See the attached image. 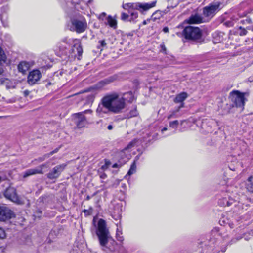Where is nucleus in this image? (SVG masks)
Returning <instances> with one entry per match:
<instances>
[{
	"instance_id": "6ab92c4d",
	"label": "nucleus",
	"mask_w": 253,
	"mask_h": 253,
	"mask_svg": "<svg viewBox=\"0 0 253 253\" xmlns=\"http://www.w3.org/2000/svg\"><path fill=\"white\" fill-rule=\"evenodd\" d=\"M112 82V80L110 79H104L102 81H101L98 83H97L95 85V88L96 89H101V88L103 87L107 84H109L110 83Z\"/></svg>"
},
{
	"instance_id": "7c9ffc66",
	"label": "nucleus",
	"mask_w": 253,
	"mask_h": 253,
	"mask_svg": "<svg viewBox=\"0 0 253 253\" xmlns=\"http://www.w3.org/2000/svg\"><path fill=\"white\" fill-rule=\"evenodd\" d=\"M243 237L242 236H238L233 239H231L230 241L231 244H234L238 242V241L240 240Z\"/></svg>"
},
{
	"instance_id": "dca6fc26",
	"label": "nucleus",
	"mask_w": 253,
	"mask_h": 253,
	"mask_svg": "<svg viewBox=\"0 0 253 253\" xmlns=\"http://www.w3.org/2000/svg\"><path fill=\"white\" fill-rule=\"evenodd\" d=\"M37 174H42V172L41 171L39 170L37 167H36L29 169L24 172L23 173V177L26 178L27 177Z\"/></svg>"
},
{
	"instance_id": "9d476101",
	"label": "nucleus",
	"mask_w": 253,
	"mask_h": 253,
	"mask_svg": "<svg viewBox=\"0 0 253 253\" xmlns=\"http://www.w3.org/2000/svg\"><path fill=\"white\" fill-rule=\"evenodd\" d=\"M66 166V164H62L54 167L52 170L48 173L47 177L50 179L57 178L65 169Z\"/></svg>"
},
{
	"instance_id": "423d86ee",
	"label": "nucleus",
	"mask_w": 253,
	"mask_h": 253,
	"mask_svg": "<svg viewBox=\"0 0 253 253\" xmlns=\"http://www.w3.org/2000/svg\"><path fill=\"white\" fill-rule=\"evenodd\" d=\"M248 94L247 93H242L239 91L234 90L230 93L229 97L237 107H243L246 100L245 97Z\"/></svg>"
},
{
	"instance_id": "f03ea898",
	"label": "nucleus",
	"mask_w": 253,
	"mask_h": 253,
	"mask_svg": "<svg viewBox=\"0 0 253 253\" xmlns=\"http://www.w3.org/2000/svg\"><path fill=\"white\" fill-rule=\"evenodd\" d=\"M96 233L99 244L102 249L104 250L109 240L111 239L109 229L107 228L106 222L104 220L100 219L98 220Z\"/></svg>"
},
{
	"instance_id": "0eeeda50",
	"label": "nucleus",
	"mask_w": 253,
	"mask_h": 253,
	"mask_svg": "<svg viewBox=\"0 0 253 253\" xmlns=\"http://www.w3.org/2000/svg\"><path fill=\"white\" fill-rule=\"evenodd\" d=\"M92 111L91 109H88L83 112L73 114V118L77 126L79 128L84 127L87 123L84 115L86 114H92Z\"/></svg>"
},
{
	"instance_id": "1a4fd4ad",
	"label": "nucleus",
	"mask_w": 253,
	"mask_h": 253,
	"mask_svg": "<svg viewBox=\"0 0 253 253\" xmlns=\"http://www.w3.org/2000/svg\"><path fill=\"white\" fill-rule=\"evenodd\" d=\"M220 4L214 3L209 4L203 8V13L205 17L211 18L219 9Z\"/></svg>"
},
{
	"instance_id": "a19ab883",
	"label": "nucleus",
	"mask_w": 253,
	"mask_h": 253,
	"mask_svg": "<svg viewBox=\"0 0 253 253\" xmlns=\"http://www.w3.org/2000/svg\"><path fill=\"white\" fill-rule=\"evenodd\" d=\"M176 112H173L171 114L169 115L168 116V119H170L171 118H172L173 116L175 114Z\"/></svg>"
},
{
	"instance_id": "4d7b16f0",
	"label": "nucleus",
	"mask_w": 253,
	"mask_h": 253,
	"mask_svg": "<svg viewBox=\"0 0 253 253\" xmlns=\"http://www.w3.org/2000/svg\"><path fill=\"white\" fill-rule=\"evenodd\" d=\"M251 20L250 19V20H249V23H251Z\"/></svg>"
},
{
	"instance_id": "09e8293b",
	"label": "nucleus",
	"mask_w": 253,
	"mask_h": 253,
	"mask_svg": "<svg viewBox=\"0 0 253 253\" xmlns=\"http://www.w3.org/2000/svg\"><path fill=\"white\" fill-rule=\"evenodd\" d=\"M167 130V127H164L162 129V132H164L165 131H166Z\"/></svg>"
},
{
	"instance_id": "ddd939ff",
	"label": "nucleus",
	"mask_w": 253,
	"mask_h": 253,
	"mask_svg": "<svg viewBox=\"0 0 253 253\" xmlns=\"http://www.w3.org/2000/svg\"><path fill=\"white\" fill-rule=\"evenodd\" d=\"M4 85L7 89H14L16 86V83L15 81L6 78L0 79V86Z\"/></svg>"
},
{
	"instance_id": "58836bf2",
	"label": "nucleus",
	"mask_w": 253,
	"mask_h": 253,
	"mask_svg": "<svg viewBox=\"0 0 253 253\" xmlns=\"http://www.w3.org/2000/svg\"><path fill=\"white\" fill-rule=\"evenodd\" d=\"M161 50L164 52H166V48L164 44H161Z\"/></svg>"
},
{
	"instance_id": "412c9836",
	"label": "nucleus",
	"mask_w": 253,
	"mask_h": 253,
	"mask_svg": "<svg viewBox=\"0 0 253 253\" xmlns=\"http://www.w3.org/2000/svg\"><path fill=\"white\" fill-rule=\"evenodd\" d=\"M246 186L249 191L253 192V176L249 177Z\"/></svg>"
},
{
	"instance_id": "c9c22d12",
	"label": "nucleus",
	"mask_w": 253,
	"mask_h": 253,
	"mask_svg": "<svg viewBox=\"0 0 253 253\" xmlns=\"http://www.w3.org/2000/svg\"><path fill=\"white\" fill-rule=\"evenodd\" d=\"M134 142L132 141V142H131L130 143H129L128 144V145L127 146V147L126 148V149H129L131 147H132L134 144Z\"/></svg>"
},
{
	"instance_id": "2f4dec72",
	"label": "nucleus",
	"mask_w": 253,
	"mask_h": 253,
	"mask_svg": "<svg viewBox=\"0 0 253 253\" xmlns=\"http://www.w3.org/2000/svg\"><path fill=\"white\" fill-rule=\"evenodd\" d=\"M239 29L240 30L239 33L240 36H244L247 34V31L245 29L243 28L242 27H240Z\"/></svg>"
},
{
	"instance_id": "79ce46f5",
	"label": "nucleus",
	"mask_w": 253,
	"mask_h": 253,
	"mask_svg": "<svg viewBox=\"0 0 253 253\" xmlns=\"http://www.w3.org/2000/svg\"><path fill=\"white\" fill-rule=\"evenodd\" d=\"M163 31L165 33H168L169 32V28L167 27H165L163 28Z\"/></svg>"
},
{
	"instance_id": "6e6552de",
	"label": "nucleus",
	"mask_w": 253,
	"mask_h": 253,
	"mask_svg": "<svg viewBox=\"0 0 253 253\" xmlns=\"http://www.w3.org/2000/svg\"><path fill=\"white\" fill-rule=\"evenodd\" d=\"M4 196L6 199L17 204L22 205L24 204V201L17 196L16 190L13 187L7 188L4 193Z\"/></svg>"
},
{
	"instance_id": "f8f14e48",
	"label": "nucleus",
	"mask_w": 253,
	"mask_h": 253,
	"mask_svg": "<svg viewBox=\"0 0 253 253\" xmlns=\"http://www.w3.org/2000/svg\"><path fill=\"white\" fill-rule=\"evenodd\" d=\"M41 73L38 70H34L29 73L28 77V82L33 85L38 81L41 77Z\"/></svg>"
},
{
	"instance_id": "aec40b11",
	"label": "nucleus",
	"mask_w": 253,
	"mask_h": 253,
	"mask_svg": "<svg viewBox=\"0 0 253 253\" xmlns=\"http://www.w3.org/2000/svg\"><path fill=\"white\" fill-rule=\"evenodd\" d=\"M107 22L111 27H112L114 29L116 28L117 24V21L116 20L114 19L112 16H108Z\"/></svg>"
},
{
	"instance_id": "c756f323",
	"label": "nucleus",
	"mask_w": 253,
	"mask_h": 253,
	"mask_svg": "<svg viewBox=\"0 0 253 253\" xmlns=\"http://www.w3.org/2000/svg\"><path fill=\"white\" fill-rule=\"evenodd\" d=\"M50 156V154H49V153L45 154L44 155H43L42 157H39L38 158V161L39 162H42L44 160H45V159L48 158Z\"/></svg>"
},
{
	"instance_id": "20e7f679",
	"label": "nucleus",
	"mask_w": 253,
	"mask_h": 253,
	"mask_svg": "<svg viewBox=\"0 0 253 253\" xmlns=\"http://www.w3.org/2000/svg\"><path fill=\"white\" fill-rule=\"evenodd\" d=\"M71 23L70 30L78 33L84 32L87 27V21L83 17L72 19Z\"/></svg>"
},
{
	"instance_id": "cd10ccee",
	"label": "nucleus",
	"mask_w": 253,
	"mask_h": 253,
	"mask_svg": "<svg viewBox=\"0 0 253 253\" xmlns=\"http://www.w3.org/2000/svg\"><path fill=\"white\" fill-rule=\"evenodd\" d=\"M48 167H49L48 163H46L42 164V165L38 166L37 168H38L39 170L41 171L42 174H43V169L44 168H48Z\"/></svg>"
},
{
	"instance_id": "a18cd8bd",
	"label": "nucleus",
	"mask_w": 253,
	"mask_h": 253,
	"mask_svg": "<svg viewBox=\"0 0 253 253\" xmlns=\"http://www.w3.org/2000/svg\"><path fill=\"white\" fill-rule=\"evenodd\" d=\"M181 105L179 107L178 109L176 111V112L179 111V109L181 108H183L184 107V103L183 102L181 103Z\"/></svg>"
},
{
	"instance_id": "ea45409f",
	"label": "nucleus",
	"mask_w": 253,
	"mask_h": 253,
	"mask_svg": "<svg viewBox=\"0 0 253 253\" xmlns=\"http://www.w3.org/2000/svg\"><path fill=\"white\" fill-rule=\"evenodd\" d=\"M106 16V13L105 12L102 13L99 17V18L100 19H103V18Z\"/></svg>"
},
{
	"instance_id": "bb28decb",
	"label": "nucleus",
	"mask_w": 253,
	"mask_h": 253,
	"mask_svg": "<svg viewBox=\"0 0 253 253\" xmlns=\"http://www.w3.org/2000/svg\"><path fill=\"white\" fill-rule=\"evenodd\" d=\"M169 125V126L172 128H177L179 125V122L177 120L170 121Z\"/></svg>"
},
{
	"instance_id": "5fc2aeb1",
	"label": "nucleus",
	"mask_w": 253,
	"mask_h": 253,
	"mask_svg": "<svg viewBox=\"0 0 253 253\" xmlns=\"http://www.w3.org/2000/svg\"><path fill=\"white\" fill-rule=\"evenodd\" d=\"M183 122H184V121H183V120L181 121V125H182V124H183Z\"/></svg>"
},
{
	"instance_id": "4be33fe9",
	"label": "nucleus",
	"mask_w": 253,
	"mask_h": 253,
	"mask_svg": "<svg viewBox=\"0 0 253 253\" xmlns=\"http://www.w3.org/2000/svg\"><path fill=\"white\" fill-rule=\"evenodd\" d=\"M129 12V17H130V19H129V22H134L136 21V20L137 19V18H138V13L137 12H136V11H128Z\"/></svg>"
},
{
	"instance_id": "8fccbe9b",
	"label": "nucleus",
	"mask_w": 253,
	"mask_h": 253,
	"mask_svg": "<svg viewBox=\"0 0 253 253\" xmlns=\"http://www.w3.org/2000/svg\"><path fill=\"white\" fill-rule=\"evenodd\" d=\"M249 81H250V82H252V81H253V79H252L251 77H250V78H249Z\"/></svg>"
},
{
	"instance_id": "4c0bfd02",
	"label": "nucleus",
	"mask_w": 253,
	"mask_h": 253,
	"mask_svg": "<svg viewBox=\"0 0 253 253\" xmlns=\"http://www.w3.org/2000/svg\"><path fill=\"white\" fill-rule=\"evenodd\" d=\"M223 206H229L230 205V203L228 201H227L226 199H223Z\"/></svg>"
},
{
	"instance_id": "72a5a7b5",
	"label": "nucleus",
	"mask_w": 253,
	"mask_h": 253,
	"mask_svg": "<svg viewBox=\"0 0 253 253\" xmlns=\"http://www.w3.org/2000/svg\"><path fill=\"white\" fill-rule=\"evenodd\" d=\"M60 148V147L56 148L54 150H53V151H52L51 152L49 153V154H50V156H51V155H53L54 154L58 152V151H59Z\"/></svg>"
},
{
	"instance_id": "a878e982",
	"label": "nucleus",
	"mask_w": 253,
	"mask_h": 253,
	"mask_svg": "<svg viewBox=\"0 0 253 253\" xmlns=\"http://www.w3.org/2000/svg\"><path fill=\"white\" fill-rule=\"evenodd\" d=\"M129 14H126L125 12H122L121 15V19L124 21L129 22Z\"/></svg>"
},
{
	"instance_id": "864d4df0",
	"label": "nucleus",
	"mask_w": 253,
	"mask_h": 253,
	"mask_svg": "<svg viewBox=\"0 0 253 253\" xmlns=\"http://www.w3.org/2000/svg\"><path fill=\"white\" fill-rule=\"evenodd\" d=\"M251 29L253 31V26L251 27Z\"/></svg>"
},
{
	"instance_id": "f704fd0d",
	"label": "nucleus",
	"mask_w": 253,
	"mask_h": 253,
	"mask_svg": "<svg viewBox=\"0 0 253 253\" xmlns=\"http://www.w3.org/2000/svg\"><path fill=\"white\" fill-rule=\"evenodd\" d=\"M99 43L100 44V45L103 47L106 46V43L104 40L99 41Z\"/></svg>"
},
{
	"instance_id": "c85d7f7f",
	"label": "nucleus",
	"mask_w": 253,
	"mask_h": 253,
	"mask_svg": "<svg viewBox=\"0 0 253 253\" xmlns=\"http://www.w3.org/2000/svg\"><path fill=\"white\" fill-rule=\"evenodd\" d=\"M6 237L5 230L1 227H0V239H3Z\"/></svg>"
},
{
	"instance_id": "5701e85b",
	"label": "nucleus",
	"mask_w": 253,
	"mask_h": 253,
	"mask_svg": "<svg viewBox=\"0 0 253 253\" xmlns=\"http://www.w3.org/2000/svg\"><path fill=\"white\" fill-rule=\"evenodd\" d=\"M73 51L74 52H77L79 56H81L83 53V49L81 44H75L73 48Z\"/></svg>"
},
{
	"instance_id": "6e6d98bb",
	"label": "nucleus",
	"mask_w": 253,
	"mask_h": 253,
	"mask_svg": "<svg viewBox=\"0 0 253 253\" xmlns=\"http://www.w3.org/2000/svg\"><path fill=\"white\" fill-rule=\"evenodd\" d=\"M116 164H114V165H113V167H114V168H115V167H116Z\"/></svg>"
},
{
	"instance_id": "49530a36",
	"label": "nucleus",
	"mask_w": 253,
	"mask_h": 253,
	"mask_svg": "<svg viewBox=\"0 0 253 253\" xmlns=\"http://www.w3.org/2000/svg\"><path fill=\"white\" fill-rule=\"evenodd\" d=\"M230 168V169L232 170V171H236L238 168H232L231 167H229Z\"/></svg>"
},
{
	"instance_id": "de8ad7c7",
	"label": "nucleus",
	"mask_w": 253,
	"mask_h": 253,
	"mask_svg": "<svg viewBox=\"0 0 253 253\" xmlns=\"http://www.w3.org/2000/svg\"><path fill=\"white\" fill-rule=\"evenodd\" d=\"M4 70L2 68H0V75H1L3 73Z\"/></svg>"
},
{
	"instance_id": "603ef678",
	"label": "nucleus",
	"mask_w": 253,
	"mask_h": 253,
	"mask_svg": "<svg viewBox=\"0 0 253 253\" xmlns=\"http://www.w3.org/2000/svg\"><path fill=\"white\" fill-rule=\"evenodd\" d=\"M143 24L144 25H146V24H147L146 21H144L143 22Z\"/></svg>"
},
{
	"instance_id": "37998d69",
	"label": "nucleus",
	"mask_w": 253,
	"mask_h": 253,
	"mask_svg": "<svg viewBox=\"0 0 253 253\" xmlns=\"http://www.w3.org/2000/svg\"><path fill=\"white\" fill-rule=\"evenodd\" d=\"M23 93H24L25 96H27L29 95V91L28 90H26L24 91Z\"/></svg>"
},
{
	"instance_id": "f257e3e1",
	"label": "nucleus",
	"mask_w": 253,
	"mask_h": 253,
	"mask_svg": "<svg viewBox=\"0 0 253 253\" xmlns=\"http://www.w3.org/2000/svg\"><path fill=\"white\" fill-rule=\"evenodd\" d=\"M126 107V103L122 95L112 92L107 94L101 99L96 111L98 115L108 113L117 114L122 113Z\"/></svg>"
},
{
	"instance_id": "39448f33",
	"label": "nucleus",
	"mask_w": 253,
	"mask_h": 253,
	"mask_svg": "<svg viewBox=\"0 0 253 253\" xmlns=\"http://www.w3.org/2000/svg\"><path fill=\"white\" fill-rule=\"evenodd\" d=\"M182 33L186 39L190 40H198L202 36V32L197 27L191 26L185 27Z\"/></svg>"
},
{
	"instance_id": "473e14b6",
	"label": "nucleus",
	"mask_w": 253,
	"mask_h": 253,
	"mask_svg": "<svg viewBox=\"0 0 253 253\" xmlns=\"http://www.w3.org/2000/svg\"><path fill=\"white\" fill-rule=\"evenodd\" d=\"M137 110L136 109H135L130 112L129 116L131 117H135L137 115Z\"/></svg>"
},
{
	"instance_id": "4468645a",
	"label": "nucleus",
	"mask_w": 253,
	"mask_h": 253,
	"mask_svg": "<svg viewBox=\"0 0 253 253\" xmlns=\"http://www.w3.org/2000/svg\"><path fill=\"white\" fill-rule=\"evenodd\" d=\"M185 22L188 24H199L202 22V18L198 14L192 15L185 20Z\"/></svg>"
},
{
	"instance_id": "9b49d317",
	"label": "nucleus",
	"mask_w": 253,
	"mask_h": 253,
	"mask_svg": "<svg viewBox=\"0 0 253 253\" xmlns=\"http://www.w3.org/2000/svg\"><path fill=\"white\" fill-rule=\"evenodd\" d=\"M14 214L8 208L0 206V221H5L14 217Z\"/></svg>"
},
{
	"instance_id": "3c124183",
	"label": "nucleus",
	"mask_w": 253,
	"mask_h": 253,
	"mask_svg": "<svg viewBox=\"0 0 253 253\" xmlns=\"http://www.w3.org/2000/svg\"><path fill=\"white\" fill-rule=\"evenodd\" d=\"M84 213H88V211H87V210H84Z\"/></svg>"
},
{
	"instance_id": "c03bdc74",
	"label": "nucleus",
	"mask_w": 253,
	"mask_h": 253,
	"mask_svg": "<svg viewBox=\"0 0 253 253\" xmlns=\"http://www.w3.org/2000/svg\"><path fill=\"white\" fill-rule=\"evenodd\" d=\"M107 128L108 130H111L113 128V126L112 125H109V126H108Z\"/></svg>"
},
{
	"instance_id": "f3484780",
	"label": "nucleus",
	"mask_w": 253,
	"mask_h": 253,
	"mask_svg": "<svg viewBox=\"0 0 253 253\" xmlns=\"http://www.w3.org/2000/svg\"><path fill=\"white\" fill-rule=\"evenodd\" d=\"M187 97V93L185 92H182L176 96L174 102L176 103H182Z\"/></svg>"
},
{
	"instance_id": "7ed1b4c3",
	"label": "nucleus",
	"mask_w": 253,
	"mask_h": 253,
	"mask_svg": "<svg viewBox=\"0 0 253 253\" xmlns=\"http://www.w3.org/2000/svg\"><path fill=\"white\" fill-rule=\"evenodd\" d=\"M156 4V2L153 1L150 3H127L123 4L122 8L125 10L130 11V10H137L141 13H143L144 11H147L150 8L154 7Z\"/></svg>"
},
{
	"instance_id": "b1692460",
	"label": "nucleus",
	"mask_w": 253,
	"mask_h": 253,
	"mask_svg": "<svg viewBox=\"0 0 253 253\" xmlns=\"http://www.w3.org/2000/svg\"><path fill=\"white\" fill-rule=\"evenodd\" d=\"M6 59L7 57L3 50L0 46V65L5 63Z\"/></svg>"
},
{
	"instance_id": "2eb2a0df",
	"label": "nucleus",
	"mask_w": 253,
	"mask_h": 253,
	"mask_svg": "<svg viewBox=\"0 0 253 253\" xmlns=\"http://www.w3.org/2000/svg\"><path fill=\"white\" fill-rule=\"evenodd\" d=\"M30 67V63L26 61H22L20 62L18 65V69L19 72L22 73L23 74H25L29 69Z\"/></svg>"
},
{
	"instance_id": "a211bd4d",
	"label": "nucleus",
	"mask_w": 253,
	"mask_h": 253,
	"mask_svg": "<svg viewBox=\"0 0 253 253\" xmlns=\"http://www.w3.org/2000/svg\"><path fill=\"white\" fill-rule=\"evenodd\" d=\"M122 96L124 99L125 103H126V101L132 102L135 99L134 96L131 92L124 93L122 95Z\"/></svg>"
},
{
	"instance_id": "393cba45",
	"label": "nucleus",
	"mask_w": 253,
	"mask_h": 253,
	"mask_svg": "<svg viewBox=\"0 0 253 253\" xmlns=\"http://www.w3.org/2000/svg\"><path fill=\"white\" fill-rule=\"evenodd\" d=\"M136 166L135 162H134L133 164L131 165L129 171H128L127 174L126 175V177L127 175L130 176L132 174L134 173L136 171Z\"/></svg>"
},
{
	"instance_id": "e433bc0d",
	"label": "nucleus",
	"mask_w": 253,
	"mask_h": 253,
	"mask_svg": "<svg viewBox=\"0 0 253 253\" xmlns=\"http://www.w3.org/2000/svg\"><path fill=\"white\" fill-rule=\"evenodd\" d=\"M119 234H120V232L119 231V229H117V233H116V235L117 236L118 239L119 240H120V241H122L123 240L122 239V237L119 236Z\"/></svg>"
}]
</instances>
